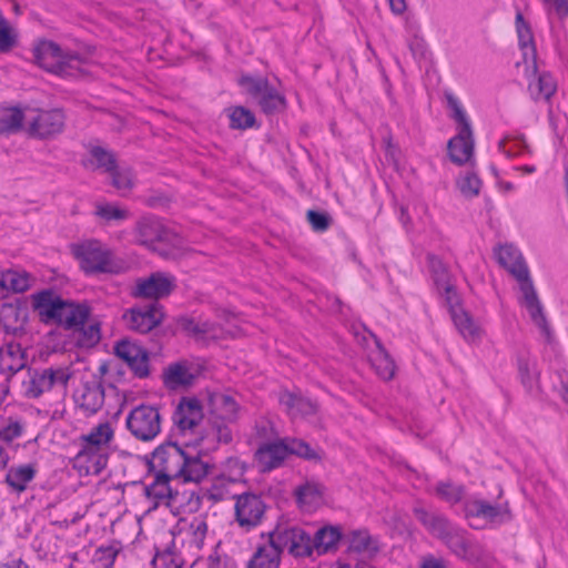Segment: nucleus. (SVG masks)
<instances>
[{"label": "nucleus", "mask_w": 568, "mask_h": 568, "mask_svg": "<svg viewBox=\"0 0 568 568\" xmlns=\"http://www.w3.org/2000/svg\"><path fill=\"white\" fill-rule=\"evenodd\" d=\"M457 185L463 195L474 197L479 194L481 180L475 173H467L457 182Z\"/></svg>", "instance_id": "obj_46"}, {"label": "nucleus", "mask_w": 568, "mask_h": 568, "mask_svg": "<svg viewBox=\"0 0 568 568\" xmlns=\"http://www.w3.org/2000/svg\"><path fill=\"white\" fill-rule=\"evenodd\" d=\"M452 316L455 326L466 342L477 343L480 341L483 329L474 322L473 317L467 312L454 310Z\"/></svg>", "instance_id": "obj_30"}, {"label": "nucleus", "mask_w": 568, "mask_h": 568, "mask_svg": "<svg viewBox=\"0 0 568 568\" xmlns=\"http://www.w3.org/2000/svg\"><path fill=\"white\" fill-rule=\"evenodd\" d=\"M27 113L16 106H0V133L12 132L26 122Z\"/></svg>", "instance_id": "obj_39"}, {"label": "nucleus", "mask_w": 568, "mask_h": 568, "mask_svg": "<svg viewBox=\"0 0 568 568\" xmlns=\"http://www.w3.org/2000/svg\"><path fill=\"white\" fill-rule=\"evenodd\" d=\"M27 364L26 353L16 342L6 343L0 348V371L9 376L21 371Z\"/></svg>", "instance_id": "obj_25"}, {"label": "nucleus", "mask_w": 568, "mask_h": 568, "mask_svg": "<svg viewBox=\"0 0 568 568\" xmlns=\"http://www.w3.org/2000/svg\"><path fill=\"white\" fill-rule=\"evenodd\" d=\"M33 58L39 67L61 78L75 79L87 71V62L78 54L63 51L57 43L41 40L33 47Z\"/></svg>", "instance_id": "obj_6"}, {"label": "nucleus", "mask_w": 568, "mask_h": 568, "mask_svg": "<svg viewBox=\"0 0 568 568\" xmlns=\"http://www.w3.org/2000/svg\"><path fill=\"white\" fill-rule=\"evenodd\" d=\"M83 163L90 170H101L105 173H111L118 165L114 155L100 145L89 149Z\"/></svg>", "instance_id": "obj_29"}, {"label": "nucleus", "mask_w": 568, "mask_h": 568, "mask_svg": "<svg viewBox=\"0 0 568 568\" xmlns=\"http://www.w3.org/2000/svg\"><path fill=\"white\" fill-rule=\"evenodd\" d=\"M118 551L112 547H101L97 550L95 560L101 564L103 568H111L114 565Z\"/></svg>", "instance_id": "obj_54"}, {"label": "nucleus", "mask_w": 568, "mask_h": 568, "mask_svg": "<svg viewBox=\"0 0 568 568\" xmlns=\"http://www.w3.org/2000/svg\"><path fill=\"white\" fill-rule=\"evenodd\" d=\"M32 306L41 322L77 332L79 344L83 347H92L101 338L100 324L91 318V308L87 303L63 300L45 290L32 295Z\"/></svg>", "instance_id": "obj_1"}, {"label": "nucleus", "mask_w": 568, "mask_h": 568, "mask_svg": "<svg viewBox=\"0 0 568 568\" xmlns=\"http://www.w3.org/2000/svg\"><path fill=\"white\" fill-rule=\"evenodd\" d=\"M436 494L449 504H457L462 500L465 489L462 485H454L452 483H439L436 486Z\"/></svg>", "instance_id": "obj_45"}, {"label": "nucleus", "mask_w": 568, "mask_h": 568, "mask_svg": "<svg viewBox=\"0 0 568 568\" xmlns=\"http://www.w3.org/2000/svg\"><path fill=\"white\" fill-rule=\"evenodd\" d=\"M34 278L24 271L8 270L0 273V292L6 295L8 293H21L29 290Z\"/></svg>", "instance_id": "obj_28"}, {"label": "nucleus", "mask_w": 568, "mask_h": 568, "mask_svg": "<svg viewBox=\"0 0 568 568\" xmlns=\"http://www.w3.org/2000/svg\"><path fill=\"white\" fill-rule=\"evenodd\" d=\"M227 471H222L219 478L225 481L235 483L244 475V467L236 458H230L226 462Z\"/></svg>", "instance_id": "obj_48"}, {"label": "nucleus", "mask_w": 568, "mask_h": 568, "mask_svg": "<svg viewBox=\"0 0 568 568\" xmlns=\"http://www.w3.org/2000/svg\"><path fill=\"white\" fill-rule=\"evenodd\" d=\"M316 412H317V405L314 402L301 396L300 404L297 405V408H296V417L298 415L315 414Z\"/></svg>", "instance_id": "obj_57"}, {"label": "nucleus", "mask_w": 568, "mask_h": 568, "mask_svg": "<svg viewBox=\"0 0 568 568\" xmlns=\"http://www.w3.org/2000/svg\"><path fill=\"white\" fill-rule=\"evenodd\" d=\"M42 371L45 374L52 388L65 389L72 376V369L70 365L50 366Z\"/></svg>", "instance_id": "obj_43"}, {"label": "nucleus", "mask_w": 568, "mask_h": 568, "mask_svg": "<svg viewBox=\"0 0 568 568\" xmlns=\"http://www.w3.org/2000/svg\"><path fill=\"white\" fill-rule=\"evenodd\" d=\"M446 99L453 111V119L458 124L457 134L449 139L447 143L448 156L457 165L473 164L475 140L470 120L458 98L453 93H447Z\"/></svg>", "instance_id": "obj_7"}, {"label": "nucleus", "mask_w": 568, "mask_h": 568, "mask_svg": "<svg viewBox=\"0 0 568 568\" xmlns=\"http://www.w3.org/2000/svg\"><path fill=\"white\" fill-rule=\"evenodd\" d=\"M174 423L181 433L194 430L203 419V409L196 398H183L174 413Z\"/></svg>", "instance_id": "obj_21"}, {"label": "nucleus", "mask_w": 568, "mask_h": 568, "mask_svg": "<svg viewBox=\"0 0 568 568\" xmlns=\"http://www.w3.org/2000/svg\"><path fill=\"white\" fill-rule=\"evenodd\" d=\"M114 425L102 422L93 426L80 437L81 449L75 456V463L87 474H99L106 466L108 454L114 440Z\"/></svg>", "instance_id": "obj_3"}, {"label": "nucleus", "mask_w": 568, "mask_h": 568, "mask_svg": "<svg viewBox=\"0 0 568 568\" xmlns=\"http://www.w3.org/2000/svg\"><path fill=\"white\" fill-rule=\"evenodd\" d=\"M239 414L240 405L232 395L215 396V437L219 442L227 444L232 440L230 425L237 420Z\"/></svg>", "instance_id": "obj_13"}, {"label": "nucleus", "mask_w": 568, "mask_h": 568, "mask_svg": "<svg viewBox=\"0 0 568 568\" xmlns=\"http://www.w3.org/2000/svg\"><path fill=\"white\" fill-rule=\"evenodd\" d=\"M36 469L32 465H19L11 467L6 475V483L16 491L21 493L33 479Z\"/></svg>", "instance_id": "obj_33"}, {"label": "nucleus", "mask_w": 568, "mask_h": 568, "mask_svg": "<svg viewBox=\"0 0 568 568\" xmlns=\"http://www.w3.org/2000/svg\"><path fill=\"white\" fill-rule=\"evenodd\" d=\"M388 3L392 12L397 16L403 14L407 9L406 0H388Z\"/></svg>", "instance_id": "obj_59"}, {"label": "nucleus", "mask_w": 568, "mask_h": 568, "mask_svg": "<svg viewBox=\"0 0 568 568\" xmlns=\"http://www.w3.org/2000/svg\"><path fill=\"white\" fill-rule=\"evenodd\" d=\"M282 555L273 542L258 545L246 564V568H278Z\"/></svg>", "instance_id": "obj_26"}, {"label": "nucleus", "mask_w": 568, "mask_h": 568, "mask_svg": "<svg viewBox=\"0 0 568 568\" xmlns=\"http://www.w3.org/2000/svg\"><path fill=\"white\" fill-rule=\"evenodd\" d=\"M94 213L105 222H119L130 217L128 209L109 202H97Z\"/></svg>", "instance_id": "obj_41"}, {"label": "nucleus", "mask_w": 568, "mask_h": 568, "mask_svg": "<svg viewBox=\"0 0 568 568\" xmlns=\"http://www.w3.org/2000/svg\"><path fill=\"white\" fill-rule=\"evenodd\" d=\"M439 538L445 541L454 555L469 564H476L480 560L483 550L478 545L469 542L463 534L453 530L450 534H439Z\"/></svg>", "instance_id": "obj_23"}, {"label": "nucleus", "mask_w": 568, "mask_h": 568, "mask_svg": "<svg viewBox=\"0 0 568 568\" xmlns=\"http://www.w3.org/2000/svg\"><path fill=\"white\" fill-rule=\"evenodd\" d=\"M341 531L335 527H324L317 530L314 539H312V550L314 549L317 555H323L332 549H335L339 539Z\"/></svg>", "instance_id": "obj_31"}, {"label": "nucleus", "mask_w": 568, "mask_h": 568, "mask_svg": "<svg viewBox=\"0 0 568 568\" xmlns=\"http://www.w3.org/2000/svg\"><path fill=\"white\" fill-rule=\"evenodd\" d=\"M369 363L376 374L384 381H389L395 374V364L386 351L377 346L369 354Z\"/></svg>", "instance_id": "obj_32"}, {"label": "nucleus", "mask_w": 568, "mask_h": 568, "mask_svg": "<svg viewBox=\"0 0 568 568\" xmlns=\"http://www.w3.org/2000/svg\"><path fill=\"white\" fill-rule=\"evenodd\" d=\"M337 568H374V566L365 560H357L354 566L348 562L338 561Z\"/></svg>", "instance_id": "obj_63"}, {"label": "nucleus", "mask_w": 568, "mask_h": 568, "mask_svg": "<svg viewBox=\"0 0 568 568\" xmlns=\"http://www.w3.org/2000/svg\"><path fill=\"white\" fill-rule=\"evenodd\" d=\"M298 507L306 513L316 510L323 504V487L314 481H307L295 489Z\"/></svg>", "instance_id": "obj_27"}, {"label": "nucleus", "mask_w": 568, "mask_h": 568, "mask_svg": "<svg viewBox=\"0 0 568 568\" xmlns=\"http://www.w3.org/2000/svg\"><path fill=\"white\" fill-rule=\"evenodd\" d=\"M26 123L30 134L48 138L62 131L64 115L60 110L39 111L37 114H27Z\"/></svg>", "instance_id": "obj_16"}, {"label": "nucleus", "mask_w": 568, "mask_h": 568, "mask_svg": "<svg viewBox=\"0 0 568 568\" xmlns=\"http://www.w3.org/2000/svg\"><path fill=\"white\" fill-rule=\"evenodd\" d=\"M186 455L180 446L173 443L159 446L150 459L153 473L171 478H180L186 465Z\"/></svg>", "instance_id": "obj_12"}, {"label": "nucleus", "mask_w": 568, "mask_h": 568, "mask_svg": "<svg viewBox=\"0 0 568 568\" xmlns=\"http://www.w3.org/2000/svg\"><path fill=\"white\" fill-rule=\"evenodd\" d=\"M71 253L87 275L119 274L123 264L113 251L99 240L88 239L73 243Z\"/></svg>", "instance_id": "obj_4"}, {"label": "nucleus", "mask_w": 568, "mask_h": 568, "mask_svg": "<svg viewBox=\"0 0 568 568\" xmlns=\"http://www.w3.org/2000/svg\"><path fill=\"white\" fill-rule=\"evenodd\" d=\"M301 395L295 393L283 390L280 394L278 400L280 404L285 408L286 413L295 418L296 417V408L300 404Z\"/></svg>", "instance_id": "obj_49"}, {"label": "nucleus", "mask_w": 568, "mask_h": 568, "mask_svg": "<svg viewBox=\"0 0 568 568\" xmlns=\"http://www.w3.org/2000/svg\"><path fill=\"white\" fill-rule=\"evenodd\" d=\"M307 221L311 224L312 229L317 232H324L329 226V220L327 215L316 211L311 210L307 212Z\"/></svg>", "instance_id": "obj_53"}, {"label": "nucleus", "mask_w": 568, "mask_h": 568, "mask_svg": "<svg viewBox=\"0 0 568 568\" xmlns=\"http://www.w3.org/2000/svg\"><path fill=\"white\" fill-rule=\"evenodd\" d=\"M109 174L112 185L122 194L129 192L134 185V175L128 166L116 165Z\"/></svg>", "instance_id": "obj_44"}, {"label": "nucleus", "mask_w": 568, "mask_h": 568, "mask_svg": "<svg viewBox=\"0 0 568 568\" xmlns=\"http://www.w3.org/2000/svg\"><path fill=\"white\" fill-rule=\"evenodd\" d=\"M153 568H179L170 554L156 555L152 560Z\"/></svg>", "instance_id": "obj_56"}, {"label": "nucleus", "mask_w": 568, "mask_h": 568, "mask_svg": "<svg viewBox=\"0 0 568 568\" xmlns=\"http://www.w3.org/2000/svg\"><path fill=\"white\" fill-rule=\"evenodd\" d=\"M75 404L85 413H97L104 403V389L97 381L84 382L74 393Z\"/></svg>", "instance_id": "obj_22"}, {"label": "nucleus", "mask_w": 568, "mask_h": 568, "mask_svg": "<svg viewBox=\"0 0 568 568\" xmlns=\"http://www.w3.org/2000/svg\"><path fill=\"white\" fill-rule=\"evenodd\" d=\"M125 423L131 435L141 442H151L161 432L160 413L151 405H140L132 409Z\"/></svg>", "instance_id": "obj_10"}, {"label": "nucleus", "mask_w": 568, "mask_h": 568, "mask_svg": "<svg viewBox=\"0 0 568 568\" xmlns=\"http://www.w3.org/2000/svg\"><path fill=\"white\" fill-rule=\"evenodd\" d=\"M14 32L9 23L2 18L0 19V51H9L14 43Z\"/></svg>", "instance_id": "obj_51"}, {"label": "nucleus", "mask_w": 568, "mask_h": 568, "mask_svg": "<svg viewBox=\"0 0 568 568\" xmlns=\"http://www.w3.org/2000/svg\"><path fill=\"white\" fill-rule=\"evenodd\" d=\"M163 318V312L158 303L135 306L124 314L126 325L136 332L148 333L158 326Z\"/></svg>", "instance_id": "obj_17"}, {"label": "nucleus", "mask_w": 568, "mask_h": 568, "mask_svg": "<svg viewBox=\"0 0 568 568\" xmlns=\"http://www.w3.org/2000/svg\"><path fill=\"white\" fill-rule=\"evenodd\" d=\"M193 374L184 364H174L164 372V383L170 388H178L191 384Z\"/></svg>", "instance_id": "obj_37"}, {"label": "nucleus", "mask_w": 568, "mask_h": 568, "mask_svg": "<svg viewBox=\"0 0 568 568\" xmlns=\"http://www.w3.org/2000/svg\"><path fill=\"white\" fill-rule=\"evenodd\" d=\"M202 454L196 456L186 455V465L180 475L185 481H200L204 478L209 470V462L203 459Z\"/></svg>", "instance_id": "obj_35"}, {"label": "nucleus", "mask_w": 568, "mask_h": 568, "mask_svg": "<svg viewBox=\"0 0 568 568\" xmlns=\"http://www.w3.org/2000/svg\"><path fill=\"white\" fill-rule=\"evenodd\" d=\"M174 286V276L168 273L155 272L148 277L136 280L133 295L136 297L160 300L170 295Z\"/></svg>", "instance_id": "obj_14"}, {"label": "nucleus", "mask_w": 568, "mask_h": 568, "mask_svg": "<svg viewBox=\"0 0 568 568\" xmlns=\"http://www.w3.org/2000/svg\"><path fill=\"white\" fill-rule=\"evenodd\" d=\"M516 32L518 37V45L523 54L521 63L527 65V70L531 67L532 72L535 73L537 59L536 47L530 27L524 20L521 12H517L516 14Z\"/></svg>", "instance_id": "obj_24"}, {"label": "nucleus", "mask_w": 568, "mask_h": 568, "mask_svg": "<svg viewBox=\"0 0 568 568\" xmlns=\"http://www.w3.org/2000/svg\"><path fill=\"white\" fill-rule=\"evenodd\" d=\"M291 454L306 459H318L317 453L305 442L292 439L261 443L255 452V462L261 471H271L280 467Z\"/></svg>", "instance_id": "obj_8"}, {"label": "nucleus", "mask_w": 568, "mask_h": 568, "mask_svg": "<svg viewBox=\"0 0 568 568\" xmlns=\"http://www.w3.org/2000/svg\"><path fill=\"white\" fill-rule=\"evenodd\" d=\"M267 537L281 555L284 550L294 557L312 555V538L300 527L277 526Z\"/></svg>", "instance_id": "obj_11"}, {"label": "nucleus", "mask_w": 568, "mask_h": 568, "mask_svg": "<svg viewBox=\"0 0 568 568\" xmlns=\"http://www.w3.org/2000/svg\"><path fill=\"white\" fill-rule=\"evenodd\" d=\"M237 83L242 91L253 98L256 102L271 85L266 78L247 74L242 75Z\"/></svg>", "instance_id": "obj_42"}, {"label": "nucleus", "mask_w": 568, "mask_h": 568, "mask_svg": "<svg viewBox=\"0 0 568 568\" xmlns=\"http://www.w3.org/2000/svg\"><path fill=\"white\" fill-rule=\"evenodd\" d=\"M465 513L467 517H483L494 520L501 514V510L498 506H494L486 500L469 499L465 504Z\"/></svg>", "instance_id": "obj_40"}, {"label": "nucleus", "mask_w": 568, "mask_h": 568, "mask_svg": "<svg viewBox=\"0 0 568 568\" xmlns=\"http://www.w3.org/2000/svg\"><path fill=\"white\" fill-rule=\"evenodd\" d=\"M256 437L261 442H268L276 437L274 425L267 418H261L255 425Z\"/></svg>", "instance_id": "obj_50"}, {"label": "nucleus", "mask_w": 568, "mask_h": 568, "mask_svg": "<svg viewBox=\"0 0 568 568\" xmlns=\"http://www.w3.org/2000/svg\"><path fill=\"white\" fill-rule=\"evenodd\" d=\"M172 480L174 478L150 474L144 484V493L154 507L165 506L173 514H179L184 506L185 496L172 487Z\"/></svg>", "instance_id": "obj_9"}, {"label": "nucleus", "mask_w": 568, "mask_h": 568, "mask_svg": "<svg viewBox=\"0 0 568 568\" xmlns=\"http://www.w3.org/2000/svg\"><path fill=\"white\" fill-rule=\"evenodd\" d=\"M207 531V525L204 521H200L195 528V537H204Z\"/></svg>", "instance_id": "obj_64"}, {"label": "nucleus", "mask_w": 568, "mask_h": 568, "mask_svg": "<svg viewBox=\"0 0 568 568\" xmlns=\"http://www.w3.org/2000/svg\"><path fill=\"white\" fill-rule=\"evenodd\" d=\"M215 568H237L234 559L230 557H217L215 558Z\"/></svg>", "instance_id": "obj_60"}, {"label": "nucleus", "mask_w": 568, "mask_h": 568, "mask_svg": "<svg viewBox=\"0 0 568 568\" xmlns=\"http://www.w3.org/2000/svg\"><path fill=\"white\" fill-rule=\"evenodd\" d=\"M499 264L517 281L521 292L520 305L524 306L531 321L549 336V326L544 314L542 305L532 284L528 266L521 252L510 244L500 245L496 252Z\"/></svg>", "instance_id": "obj_2"}, {"label": "nucleus", "mask_w": 568, "mask_h": 568, "mask_svg": "<svg viewBox=\"0 0 568 568\" xmlns=\"http://www.w3.org/2000/svg\"><path fill=\"white\" fill-rule=\"evenodd\" d=\"M235 519L241 527L251 529L261 524L265 504L262 498L255 494H243L236 497Z\"/></svg>", "instance_id": "obj_15"}, {"label": "nucleus", "mask_w": 568, "mask_h": 568, "mask_svg": "<svg viewBox=\"0 0 568 568\" xmlns=\"http://www.w3.org/2000/svg\"><path fill=\"white\" fill-rule=\"evenodd\" d=\"M226 114L231 129L245 131L256 126L254 113L244 106H231L226 110Z\"/></svg>", "instance_id": "obj_34"}, {"label": "nucleus", "mask_w": 568, "mask_h": 568, "mask_svg": "<svg viewBox=\"0 0 568 568\" xmlns=\"http://www.w3.org/2000/svg\"><path fill=\"white\" fill-rule=\"evenodd\" d=\"M256 103L267 115L278 113L286 108L285 97L272 85L268 87Z\"/></svg>", "instance_id": "obj_36"}, {"label": "nucleus", "mask_w": 568, "mask_h": 568, "mask_svg": "<svg viewBox=\"0 0 568 568\" xmlns=\"http://www.w3.org/2000/svg\"><path fill=\"white\" fill-rule=\"evenodd\" d=\"M549 10L555 11L559 18L568 16V0H544Z\"/></svg>", "instance_id": "obj_55"}, {"label": "nucleus", "mask_w": 568, "mask_h": 568, "mask_svg": "<svg viewBox=\"0 0 568 568\" xmlns=\"http://www.w3.org/2000/svg\"><path fill=\"white\" fill-rule=\"evenodd\" d=\"M428 260H429V266H430L432 271L436 275H438L440 278H443L447 274V270L444 266V264L442 263V261L439 258H437L436 256H429Z\"/></svg>", "instance_id": "obj_58"}, {"label": "nucleus", "mask_w": 568, "mask_h": 568, "mask_svg": "<svg viewBox=\"0 0 568 568\" xmlns=\"http://www.w3.org/2000/svg\"><path fill=\"white\" fill-rule=\"evenodd\" d=\"M424 524L428 527V529L439 538V534H450L453 529H450L448 523L443 517L433 516L428 520H424Z\"/></svg>", "instance_id": "obj_52"}, {"label": "nucleus", "mask_w": 568, "mask_h": 568, "mask_svg": "<svg viewBox=\"0 0 568 568\" xmlns=\"http://www.w3.org/2000/svg\"><path fill=\"white\" fill-rule=\"evenodd\" d=\"M525 75L528 80V92L534 101H549L557 91V82L551 73L547 71L535 73L532 68L525 65Z\"/></svg>", "instance_id": "obj_20"}, {"label": "nucleus", "mask_w": 568, "mask_h": 568, "mask_svg": "<svg viewBox=\"0 0 568 568\" xmlns=\"http://www.w3.org/2000/svg\"><path fill=\"white\" fill-rule=\"evenodd\" d=\"M10 460V450L9 447L0 445V473L6 469L8 463Z\"/></svg>", "instance_id": "obj_62"}, {"label": "nucleus", "mask_w": 568, "mask_h": 568, "mask_svg": "<svg viewBox=\"0 0 568 568\" xmlns=\"http://www.w3.org/2000/svg\"><path fill=\"white\" fill-rule=\"evenodd\" d=\"M53 389L45 376V374L43 373V371L41 372H37L31 381H30V384L27 388V393L29 396L31 397H39L40 395H42L44 392H48V390H51Z\"/></svg>", "instance_id": "obj_47"}, {"label": "nucleus", "mask_w": 568, "mask_h": 568, "mask_svg": "<svg viewBox=\"0 0 568 568\" xmlns=\"http://www.w3.org/2000/svg\"><path fill=\"white\" fill-rule=\"evenodd\" d=\"M135 242L170 258L176 257L184 247L183 239L153 216L141 217L134 229Z\"/></svg>", "instance_id": "obj_5"}, {"label": "nucleus", "mask_w": 568, "mask_h": 568, "mask_svg": "<svg viewBox=\"0 0 568 568\" xmlns=\"http://www.w3.org/2000/svg\"><path fill=\"white\" fill-rule=\"evenodd\" d=\"M420 568H447L443 560L433 557L425 558Z\"/></svg>", "instance_id": "obj_61"}, {"label": "nucleus", "mask_w": 568, "mask_h": 568, "mask_svg": "<svg viewBox=\"0 0 568 568\" xmlns=\"http://www.w3.org/2000/svg\"><path fill=\"white\" fill-rule=\"evenodd\" d=\"M115 355L123 359L139 377L149 375V354L138 343L122 339L114 347Z\"/></svg>", "instance_id": "obj_18"}, {"label": "nucleus", "mask_w": 568, "mask_h": 568, "mask_svg": "<svg viewBox=\"0 0 568 568\" xmlns=\"http://www.w3.org/2000/svg\"><path fill=\"white\" fill-rule=\"evenodd\" d=\"M347 552L375 558L382 550V542L377 536L367 529H355L347 534Z\"/></svg>", "instance_id": "obj_19"}, {"label": "nucleus", "mask_w": 568, "mask_h": 568, "mask_svg": "<svg viewBox=\"0 0 568 568\" xmlns=\"http://www.w3.org/2000/svg\"><path fill=\"white\" fill-rule=\"evenodd\" d=\"M24 425L18 416L2 415L0 418V440L10 444L22 436Z\"/></svg>", "instance_id": "obj_38"}]
</instances>
